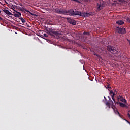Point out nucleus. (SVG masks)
<instances>
[{"instance_id": "nucleus-9", "label": "nucleus", "mask_w": 130, "mask_h": 130, "mask_svg": "<svg viewBox=\"0 0 130 130\" xmlns=\"http://www.w3.org/2000/svg\"><path fill=\"white\" fill-rule=\"evenodd\" d=\"M114 103H113V102L111 100V101H110V103L109 102H107L106 103V105H107V106L108 107H109V105L111 104V105H112V106H114Z\"/></svg>"}, {"instance_id": "nucleus-23", "label": "nucleus", "mask_w": 130, "mask_h": 130, "mask_svg": "<svg viewBox=\"0 0 130 130\" xmlns=\"http://www.w3.org/2000/svg\"><path fill=\"white\" fill-rule=\"evenodd\" d=\"M83 34H85L86 35H90V33L89 32H84Z\"/></svg>"}, {"instance_id": "nucleus-8", "label": "nucleus", "mask_w": 130, "mask_h": 130, "mask_svg": "<svg viewBox=\"0 0 130 130\" xmlns=\"http://www.w3.org/2000/svg\"><path fill=\"white\" fill-rule=\"evenodd\" d=\"M110 93L111 95H111L112 99L113 100L114 103H115V99H114V96H115V93H114V92H113V91L112 90H110Z\"/></svg>"}, {"instance_id": "nucleus-16", "label": "nucleus", "mask_w": 130, "mask_h": 130, "mask_svg": "<svg viewBox=\"0 0 130 130\" xmlns=\"http://www.w3.org/2000/svg\"><path fill=\"white\" fill-rule=\"evenodd\" d=\"M120 101H122V102H124V103H126V100L123 98H121L120 99Z\"/></svg>"}, {"instance_id": "nucleus-21", "label": "nucleus", "mask_w": 130, "mask_h": 130, "mask_svg": "<svg viewBox=\"0 0 130 130\" xmlns=\"http://www.w3.org/2000/svg\"><path fill=\"white\" fill-rule=\"evenodd\" d=\"M73 2H77V3H79V4H80V3H81V2H80V1H79V0H72Z\"/></svg>"}, {"instance_id": "nucleus-3", "label": "nucleus", "mask_w": 130, "mask_h": 130, "mask_svg": "<svg viewBox=\"0 0 130 130\" xmlns=\"http://www.w3.org/2000/svg\"><path fill=\"white\" fill-rule=\"evenodd\" d=\"M55 12L57 14H63V15H66V14H67V10L64 9L56 8L55 9Z\"/></svg>"}, {"instance_id": "nucleus-10", "label": "nucleus", "mask_w": 130, "mask_h": 130, "mask_svg": "<svg viewBox=\"0 0 130 130\" xmlns=\"http://www.w3.org/2000/svg\"><path fill=\"white\" fill-rule=\"evenodd\" d=\"M11 9H12L13 10L14 12H16V9H17V6L14 5L13 4H11L10 5Z\"/></svg>"}, {"instance_id": "nucleus-11", "label": "nucleus", "mask_w": 130, "mask_h": 130, "mask_svg": "<svg viewBox=\"0 0 130 130\" xmlns=\"http://www.w3.org/2000/svg\"><path fill=\"white\" fill-rule=\"evenodd\" d=\"M125 32H126L125 28H120L119 29V33H120V34H124Z\"/></svg>"}, {"instance_id": "nucleus-26", "label": "nucleus", "mask_w": 130, "mask_h": 130, "mask_svg": "<svg viewBox=\"0 0 130 130\" xmlns=\"http://www.w3.org/2000/svg\"><path fill=\"white\" fill-rule=\"evenodd\" d=\"M127 115H128L129 118H130V114L128 113Z\"/></svg>"}, {"instance_id": "nucleus-28", "label": "nucleus", "mask_w": 130, "mask_h": 130, "mask_svg": "<svg viewBox=\"0 0 130 130\" xmlns=\"http://www.w3.org/2000/svg\"><path fill=\"white\" fill-rule=\"evenodd\" d=\"M125 121H126V122H129V121H127V120H125Z\"/></svg>"}, {"instance_id": "nucleus-20", "label": "nucleus", "mask_w": 130, "mask_h": 130, "mask_svg": "<svg viewBox=\"0 0 130 130\" xmlns=\"http://www.w3.org/2000/svg\"><path fill=\"white\" fill-rule=\"evenodd\" d=\"M95 55L96 56H97V57H99V58H101V59H102V58L101 57V56L98 55V54H96Z\"/></svg>"}, {"instance_id": "nucleus-17", "label": "nucleus", "mask_w": 130, "mask_h": 130, "mask_svg": "<svg viewBox=\"0 0 130 130\" xmlns=\"http://www.w3.org/2000/svg\"><path fill=\"white\" fill-rule=\"evenodd\" d=\"M114 111L115 113V114H118V115H120V114H119V112L117 111V110H114Z\"/></svg>"}, {"instance_id": "nucleus-7", "label": "nucleus", "mask_w": 130, "mask_h": 130, "mask_svg": "<svg viewBox=\"0 0 130 130\" xmlns=\"http://www.w3.org/2000/svg\"><path fill=\"white\" fill-rule=\"evenodd\" d=\"M3 11L6 14V15H7V16H11V15H13L11 12L7 9H3Z\"/></svg>"}, {"instance_id": "nucleus-27", "label": "nucleus", "mask_w": 130, "mask_h": 130, "mask_svg": "<svg viewBox=\"0 0 130 130\" xmlns=\"http://www.w3.org/2000/svg\"><path fill=\"white\" fill-rule=\"evenodd\" d=\"M0 21H3V18L0 17Z\"/></svg>"}, {"instance_id": "nucleus-12", "label": "nucleus", "mask_w": 130, "mask_h": 130, "mask_svg": "<svg viewBox=\"0 0 130 130\" xmlns=\"http://www.w3.org/2000/svg\"><path fill=\"white\" fill-rule=\"evenodd\" d=\"M116 24L118 25H123L124 24V22L122 20H118L116 22Z\"/></svg>"}, {"instance_id": "nucleus-24", "label": "nucleus", "mask_w": 130, "mask_h": 130, "mask_svg": "<svg viewBox=\"0 0 130 130\" xmlns=\"http://www.w3.org/2000/svg\"><path fill=\"white\" fill-rule=\"evenodd\" d=\"M48 37L47 34H44V37Z\"/></svg>"}, {"instance_id": "nucleus-22", "label": "nucleus", "mask_w": 130, "mask_h": 130, "mask_svg": "<svg viewBox=\"0 0 130 130\" xmlns=\"http://www.w3.org/2000/svg\"><path fill=\"white\" fill-rule=\"evenodd\" d=\"M126 20H127V22H128V23H130V18H127Z\"/></svg>"}, {"instance_id": "nucleus-19", "label": "nucleus", "mask_w": 130, "mask_h": 130, "mask_svg": "<svg viewBox=\"0 0 130 130\" xmlns=\"http://www.w3.org/2000/svg\"><path fill=\"white\" fill-rule=\"evenodd\" d=\"M105 88H106V89H108V90H109V89H111L110 85H108L107 87L105 86Z\"/></svg>"}, {"instance_id": "nucleus-6", "label": "nucleus", "mask_w": 130, "mask_h": 130, "mask_svg": "<svg viewBox=\"0 0 130 130\" xmlns=\"http://www.w3.org/2000/svg\"><path fill=\"white\" fill-rule=\"evenodd\" d=\"M80 14H79V16H81L82 17H90L91 16V14L89 13H86V12H80Z\"/></svg>"}, {"instance_id": "nucleus-25", "label": "nucleus", "mask_w": 130, "mask_h": 130, "mask_svg": "<svg viewBox=\"0 0 130 130\" xmlns=\"http://www.w3.org/2000/svg\"><path fill=\"white\" fill-rule=\"evenodd\" d=\"M93 54H94V55H96L97 54L95 52H93Z\"/></svg>"}, {"instance_id": "nucleus-4", "label": "nucleus", "mask_w": 130, "mask_h": 130, "mask_svg": "<svg viewBox=\"0 0 130 130\" xmlns=\"http://www.w3.org/2000/svg\"><path fill=\"white\" fill-rule=\"evenodd\" d=\"M67 21H68V23H69L73 26H76V20H75L73 19H71L70 18H67Z\"/></svg>"}, {"instance_id": "nucleus-2", "label": "nucleus", "mask_w": 130, "mask_h": 130, "mask_svg": "<svg viewBox=\"0 0 130 130\" xmlns=\"http://www.w3.org/2000/svg\"><path fill=\"white\" fill-rule=\"evenodd\" d=\"M107 49L108 51L113 53V54H116V53L117 54V53H118V52L116 51V50L113 48V47L108 46L107 47Z\"/></svg>"}, {"instance_id": "nucleus-18", "label": "nucleus", "mask_w": 130, "mask_h": 130, "mask_svg": "<svg viewBox=\"0 0 130 130\" xmlns=\"http://www.w3.org/2000/svg\"><path fill=\"white\" fill-rule=\"evenodd\" d=\"M20 20H21L22 23H26V21H25V19H23V18L21 17Z\"/></svg>"}, {"instance_id": "nucleus-5", "label": "nucleus", "mask_w": 130, "mask_h": 130, "mask_svg": "<svg viewBox=\"0 0 130 130\" xmlns=\"http://www.w3.org/2000/svg\"><path fill=\"white\" fill-rule=\"evenodd\" d=\"M51 34L53 36H58V37H59L60 35H61L60 33L58 32V31H55L54 30L51 31Z\"/></svg>"}, {"instance_id": "nucleus-30", "label": "nucleus", "mask_w": 130, "mask_h": 130, "mask_svg": "<svg viewBox=\"0 0 130 130\" xmlns=\"http://www.w3.org/2000/svg\"><path fill=\"white\" fill-rule=\"evenodd\" d=\"M120 2H122V0H119Z\"/></svg>"}, {"instance_id": "nucleus-29", "label": "nucleus", "mask_w": 130, "mask_h": 130, "mask_svg": "<svg viewBox=\"0 0 130 130\" xmlns=\"http://www.w3.org/2000/svg\"><path fill=\"white\" fill-rule=\"evenodd\" d=\"M109 99L110 100H111V99H110V98H109V96H108Z\"/></svg>"}, {"instance_id": "nucleus-15", "label": "nucleus", "mask_w": 130, "mask_h": 130, "mask_svg": "<svg viewBox=\"0 0 130 130\" xmlns=\"http://www.w3.org/2000/svg\"><path fill=\"white\" fill-rule=\"evenodd\" d=\"M97 7H98V10L100 11L101 10V4L98 3L97 4Z\"/></svg>"}, {"instance_id": "nucleus-1", "label": "nucleus", "mask_w": 130, "mask_h": 130, "mask_svg": "<svg viewBox=\"0 0 130 130\" xmlns=\"http://www.w3.org/2000/svg\"><path fill=\"white\" fill-rule=\"evenodd\" d=\"M80 11H74L73 10H70L67 11V13L65 15H69V16H80Z\"/></svg>"}, {"instance_id": "nucleus-13", "label": "nucleus", "mask_w": 130, "mask_h": 130, "mask_svg": "<svg viewBox=\"0 0 130 130\" xmlns=\"http://www.w3.org/2000/svg\"><path fill=\"white\" fill-rule=\"evenodd\" d=\"M116 104H120V106H121V107H125V104L121 103V102H115V103Z\"/></svg>"}, {"instance_id": "nucleus-31", "label": "nucleus", "mask_w": 130, "mask_h": 130, "mask_svg": "<svg viewBox=\"0 0 130 130\" xmlns=\"http://www.w3.org/2000/svg\"><path fill=\"white\" fill-rule=\"evenodd\" d=\"M104 98H105V99H106V98L105 96H104Z\"/></svg>"}, {"instance_id": "nucleus-14", "label": "nucleus", "mask_w": 130, "mask_h": 130, "mask_svg": "<svg viewBox=\"0 0 130 130\" xmlns=\"http://www.w3.org/2000/svg\"><path fill=\"white\" fill-rule=\"evenodd\" d=\"M22 14H21V13L20 12H18V13H15L14 14V16L16 17V18H19L20 17V16H21Z\"/></svg>"}]
</instances>
